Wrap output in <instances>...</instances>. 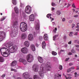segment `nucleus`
Wrapping results in <instances>:
<instances>
[{
    "label": "nucleus",
    "mask_w": 79,
    "mask_h": 79,
    "mask_svg": "<svg viewBox=\"0 0 79 79\" xmlns=\"http://www.w3.org/2000/svg\"><path fill=\"white\" fill-rule=\"evenodd\" d=\"M57 37H58V35H55L54 36H53V40L55 41L56 38H57Z\"/></svg>",
    "instance_id": "cd10ccee"
},
{
    "label": "nucleus",
    "mask_w": 79,
    "mask_h": 79,
    "mask_svg": "<svg viewBox=\"0 0 79 79\" xmlns=\"http://www.w3.org/2000/svg\"><path fill=\"white\" fill-rule=\"evenodd\" d=\"M4 61V59L2 56H0V62H3Z\"/></svg>",
    "instance_id": "393cba45"
},
{
    "label": "nucleus",
    "mask_w": 79,
    "mask_h": 79,
    "mask_svg": "<svg viewBox=\"0 0 79 79\" xmlns=\"http://www.w3.org/2000/svg\"><path fill=\"white\" fill-rule=\"evenodd\" d=\"M20 27L22 32H25L27 30V25L25 22H22L20 24Z\"/></svg>",
    "instance_id": "7ed1b4c3"
},
{
    "label": "nucleus",
    "mask_w": 79,
    "mask_h": 79,
    "mask_svg": "<svg viewBox=\"0 0 79 79\" xmlns=\"http://www.w3.org/2000/svg\"><path fill=\"white\" fill-rule=\"evenodd\" d=\"M73 22V20H71L70 21H69V23H72Z\"/></svg>",
    "instance_id": "bf43d9fd"
},
{
    "label": "nucleus",
    "mask_w": 79,
    "mask_h": 79,
    "mask_svg": "<svg viewBox=\"0 0 79 79\" xmlns=\"http://www.w3.org/2000/svg\"><path fill=\"white\" fill-rule=\"evenodd\" d=\"M27 38V35L26 34L23 33L22 35V38L23 39H25Z\"/></svg>",
    "instance_id": "4be33fe9"
},
{
    "label": "nucleus",
    "mask_w": 79,
    "mask_h": 79,
    "mask_svg": "<svg viewBox=\"0 0 79 79\" xmlns=\"http://www.w3.org/2000/svg\"><path fill=\"white\" fill-rule=\"evenodd\" d=\"M69 59V58H66V59L65 60L66 61H68Z\"/></svg>",
    "instance_id": "8fccbe9b"
},
{
    "label": "nucleus",
    "mask_w": 79,
    "mask_h": 79,
    "mask_svg": "<svg viewBox=\"0 0 79 79\" xmlns=\"http://www.w3.org/2000/svg\"><path fill=\"white\" fill-rule=\"evenodd\" d=\"M6 16H4V17L3 16L2 17L0 21H2L6 19Z\"/></svg>",
    "instance_id": "bb28decb"
},
{
    "label": "nucleus",
    "mask_w": 79,
    "mask_h": 79,
    "mask_svg": "<svg viewBox=\"0 0 79 79\" xmlns=\"http://www.w3.org/2000/svg\"><path fill=\"white\" fill-rule=\"evenodd\" d=\"M17 62L16 60H14L10 63V65L12 67H15L16 64Z\"/></svg>",
    "instance_id": "dca6fc26"
},
{
    "label": "nucleus",
    "mask_w": 79,
    "mask_h": 79,
    "mask_svg": "<svg viewBox=\"0 0 79 79\" xmlns=\"http://www.w3.org/2000/svg\"><path fill=\"white\" fill-rule=\"evenodd\" d=\"M6 33L4 31L0 32V41H2L5 37Z\"/></svg>",
    "instance_id": "39448f33"
},
{
    "label": "nucleus",
    "mask_w": 79,
    "mask_h": 79,
    "mask_svg": "<svg viewBox=\"0 0 79 79\" xmlns=\"http://www.w3.org/2000/svg\"><path fill=\"white\" fill-rule=\"evenodd\" d=\"M17 24L18 22L17 21H14L13 23V26L11 27L12 31V35L14 37H15L18 33V30L17 28Z\"/></svg>",
    "instance_id": "f03ea898"
},
{
    "label": "nucleus",
    "mask_w": 79,
    "mask_h": 79,
    "mask_svg": "<svg viewBox=\"0 0 79 79\" xmlns=\"http://www.w3.org/2000/svg\"><path fill=\"white\" fill-rule=\"evenodd\" d=\"M71 71V69L70 68L69 69H68L67 72L69 73V72H70Z\"/></svg>",
    "instance_id": "ea45409f"
},
{
    "label": "nucleus",
    "mask_w": 79,
    "mask_h": 79,
    "mask_svg": "<svg viewBox=\"0 0 79 79\" xmlns=\"http://www.w3.org/2000/svg\"><path fill=\"white\" fill-rule=\"evenodd\" d=\"M72 6L74 7V8H76V6L75 5V4L73 3V4L72 5Z\"/></svg>",
    "instance_id": "79ce46f5"
},
{
    "label": "nucleus",
    "mask_w": 79,
    "mask_h": 79,
    "mask_svg": "<svg viewBox=\"0 0 79 79\" xmlns=\"http://www.w3.org/2000/svg\"><path fill=\"white\" fill-rule=\"evenodd\" d=\"M12 3L14 5H16V0H12Z\"/></svg>",
    "instance_id": "c85d7f7f"
},
{
    "label": "nucleus",
    "mask_w": 79,
    "mask_h": 79,
    "mask_svg": "<svg viewBox=\"0 0 79 79\" xmlns=\"http://www.w3.org/2000/svg\"><path fill=\"white\" fill-rule=\"evenodd\" d=\"M55 3L53 2L52 3V6H54L55 5Z\"/></svg>",
    "instance_id": "a19ab883"
},
{
    "label": "nucleus",
    "mask_w": 79,
    "mask_h": 79,
    "mask_svg": "<svg viewBox=\"0 0 79 79\" xmlns=\"http://www.w3.org/2000/svg\"><path fill=\"white\" fill-rule=\"evenodd\" d=\"M31 48L33 51H35V47L34 44H32L31 45Z\"/></svg>",
    "instance_id": "6ab92c4d"
},
{
    "label": "nucleus",
    "mask_w": 79,
    "mask_h": 79,
    "mask_svg": "<svg viewBox=\"0 0 79 79\" xmlns=\"http://www.w3.org/2000/svg\"><path fill=\"white\" fill-rule=\"evenodd\" d=\"M28 40L31 41L33 40L34 38L33 35L32 34H29L28 37Z\"/></svg>",
    "instance_id": "ddd939ff"
},
{
    "label": "nucleus",
    "mask_w": 79,
    "mask_h": 79,
    "mask_svg": "<svg viewBox=\"0 0 79 79\" xmlns=\"http://www.w3.org/2000/svg\"><path fill=\"white\" fill-rule=\"evenodd\" d=\"M61 14V13L59 11H58L56 12V14L58 15H60Z\"/></svg>",
    "instance_id": "7c9ffc66"
},
{
    "label": "nucleus",
    "mask_w": 79,
    "mask_h": 79,
    "mask_svg": "<svg viewBox=\"0 0 79 79\" xmlns=\"http://www.w3.org/2000/svg\"><path fill=\"white\" fill-rule=\"evenodd\" d=\"M59 69L60 70H62L63 69V67L61 65H60L59 66Z\"/></svg>",
    "instance_id": "473e14b6"
},
{
    "label": "nucleus",
    "mask_w": 79,
    "mask_h": 79,
    "mask_svg": "<svg viewBox=\"0 0 79 79\" xmlns=\"http://www.w3.org/2000/svg\"><path fill=\"white\" fill-rule=\"evenodd\" d=\"M23 64H27V62L26 61V60H24H24H23V61L22 62Z\"/></svg>",
    "instance_id": "c756f323"
},
{
    "label": "nucleus",
    "mask_w": 79,
    "mask_h": 79,
    "mask_svg": "<svg viewBox=\"0 0 79 79\" xmlns=\"http://www.w3.org/2000/svg\"><path fill=\"white\" fill-rule=\"evenodd\" d=\"M44 39L46 41H47L48 40V35L47 34H45L44 35Z\"/></svg>",
    "instance_id": "412c9836"
},
{
    "label": "nucleus",
    "mask_w": 79,
    "mask_h": 79,
    "mask_svg": "<svg viewBox=\"0 0 79 79\" xmlns=\"http://www.w3.org/2000/svg\"><path fill=\"white\" fill-rule=\"evenodd\" d=\"M68 55H72V53L71 52H69L68 53Z\"/></svg>",
    "instance_id": "49530a36"
},
{
    "label": "nucleus",
    "mask_w": 79,
    "mask_h": 79,
    "mask_svg": "<svg viewBox=\"0 0 79 79\" xmlns=\"http://www.w3.org/2000/svg\"><path fill=\"white\" fill-rule=\"evenodd\" d=\"M56 31H57V28L56 27H55L54 29L53 30V32L56 33Z\"/></svg>",
    "instance_id": "2f4dec72"
},
{
    "label": "nucleus",
    "mask_w": 79,
    "mask_h": 79,
    "mask_svg": "<svg viewBox=\"0 0 79 79\" xmlns=\"http://www.w3.org/2000/svg\"><path fill=\"white\" fill-rule=\"evenodd\" d=\"M69 36L70 37H72L73 36V35L72 34H69Z\"/></svg>",
    "instance_id": "6e6d98bb"
},
{
    "label": "nucleus",
    "mask_w": 79,
    "mask_h": 79,
    "mask_svg": "<svg viewBox=\"0 0 79 79\" xmlns=\"http://www.w3.org/2000/svg\"><path fill=\"white\" fill-rule=\"evenodd\" d=\"M55 10V8H52V10Z\"/></svg>",
    "instance_id": "e2e57ef3"
},
{
    "label": "nucleus",
    "mask_w": 79,
    "mask_h": 79,
    "mask_svg": "<svg viewBox=\"0 0 79 79\" xmlns=\"http://www.w3.org/2000/svg\"><path fill=\"white\" fill-rule=\"evenodd\" d=\"M24 59H23L22 58H20V59H19V61L20 62H22L23 61Z\"/></svg>",
    "instance_id": "72a5a7b5"
},
{
    "label": "nucleus",
    "mask_w": 79,
    "mask_h": 79,
    "mask_svg": "<svg viewBox=\"0 0 79 79\" xmlns=\"http://www.w3.org/2000/svg\"><path fill=\"white\" fill-rule=\"evenodd\" d=\"M73 65V64L72 63H70L69 64V65L70 66H71V65Z\"/></svg>",
    "instance_id": "603ef678"
},
{
    "label": "nucleus",
    "mask_w": 79,
    "mask_h": 79,
    "mask_svg": "<svg viewBox=\"0 0 79 79\" xmlns=\"http://www.w3.org/2000/svg\"><path fill=\"white\" fill-rule=\"evenodd\" d=\"M77 48H79V45H76L75 46Z\"/></svg>",
    "instance_id": "3c124183"
},
{
    "label": "nucleus",
    "mask_w": 79,
    "mask_h": 79,
    "mask_svg": "<svg viewBox=\"0 0 79 79\" xmlns=\"http://www.w3.org/2000/svg\"><path fill=\"white\" fill-rule=\"evenodd\" d=\"M70 69H74V67H73L70 68Z\"/></svg>",
    "instance_id": "09e8293b"
},
{
    "label": "nucleus",
    "mask_w": 79,
    "mask_h": 79,
    "mask_svg": "<svg viewBox=\"0 0 79 79\" xmlns=\"http://www.w3.org/2000/svg\"><path fill=\"white\" fill-rule=\"evenodd\" d=\"M76 50L78 52H79V48H77Z\"/></svg>",
    "instance_id": "052dcab7"
},
{
    "label": "nucleus",
    "mask_w": 79,
    "mask_h": 79,
    "mask_svg": "<svg viewBox=\"0 0 79 79\" xmlns=\"http://www.w3.org/2000/svg\"><path fill=\"white\" fill-rule=\"evenodd\" d=\"M46 46V44L45 41L43 42L42 43V47L43 49H44L45 48Z\"/></svg>",
    "instance_id": "aec40b11"
},
{
    "label": "nucleus",
    "mask_w": 79,
    "mask_h": 79,
    "mask_svg": "<svg viewBox=\"0 0 79 79\" xmlns=\"http://www.w3.org/2000/svg\"><path fill=\"white\" fill-rule=\"evenodd\" d=\"M77 31H79V28H77Z\"/></svg>",
    "instance_id": "338daca9"
},
{
    "label": "nucleus",
    "mask_w": 79,
    "mask_h": 79,
    "mask_svg": "<svg viewBox=\"0 0 79 79\" xmlns=\"http://www.w3.org/2000/svg\"><path fill=\"white\" fill-rule=\"evenodd\" d=\"M14 69H11V71H14Z\"/></svg>",
    "instance_id": "0e129e2a"
},
{
    "label": "nucleus",
    "mask_w": 79,
    "mask_h": 79,
    "mask_svg": "<svg viewBox=\"0 0 79 79\" xmlns=\"http://www.w3.org/2000/svg\"><path fill=\"white\" fill-rule=\"evenodd\" d=\"M14 10L15 13L17 14H19L18 9L16 7H14Z\"/></svg>",
    "instance_id": "5701e85b"
},
{
    "label": "nucleus",
    "mask_w": 79,
    "mask_h": 79,
    "mask_svg": "<svg viewBox=\"0 0 79 79\" xmlns=\"http://www.w3.org/2000/svg\"><path fill=\"white\" fill-rule=\"evenodd\" d=\"M31 8L30 6H26L25 9V11L28 14H30L31 13Z\"/></svg>",
    "instance_id": "6e6552de"
},
{
    "label": "nucleus",
    "mask_w": 79,
    "mask_h": 79,
    "mask_svg": "<svg viewBox=\"0 0 79 79\" xmlns=\"http://www.w3.org/2000/svg\"><path fill=\"white\" fill-rule=\"evenodd\" d=\"M23 77V78L27 79L30 77V74L28 72H25L22 75Z\"/></svg>",
    "instance_id": "0eeeda50"
},
{
    "label": "nucleus",
    "mask_w": 79,
    "mask_h": 79,
    "mask_svg": "<svg viewBox=\"0 0 79 79\" xmlns=\"http://www.w3.org/2000/svg\"><path fill=\"white\" fill-rule=\"evenodd\" d=\"M65 77L66 79H71L72 78L71 77H67L66 76H65Z\"/></svg>",
    "instance_id": "f704fd0d"
},
{
    "label": "nucleus",
    "mask_w": 79,
    "mask_h": 79,
    "mask_svg": "<svg viewBox=\"0 0 79 79\" xmlns=\"http://www.w3.org/2000/svg\"><path fill=\"white\" fill-rule=\"evenodd\" d=\"M77 33H78L77 32L75 33L74 35H77Z\"/></svg>",
    "instance_id": "680f3d73"
},
{
    "label": "nucleus",
    "mask_w": 79,
    "mask_h": 79,
    "mask_svg": "<svg viewBox=\"0 0 79 79\" xmlns=\"http://www.w3.org/2000/svg\"><path fill=\"white\" fill-rule=\"evenodd\" d=\"M35 27L36 30H39L40 29V24L39 21H38V23L35 25Z\"/></svg>",
    "instance_id": "4468645a"
},
{
    "label": "nucleus",
    "mask_w": 79,
    "mask_h": 79,
    "mask_svg": "<svg viewBox=\"0 0 79 79\" xmlns=\"http://www.w3.org/2000/svg\"><path fill=\"white\" fill-rule=\"evenodd\" d=\"M65 20V18H63L62 19V21L63 22Z\"/></svg>",
    "instance_id": "864d4df0"
},
{
    "label": "nucleus",
    "mask_w": 79,
    "mask_h": 79,
    "mask_svg": "<svg viewBox=\"0 0 79 79\" xmlns=\"http://www.w3.org/2000/svg\"><path fill=\"white\" fill-rule=\"evenodd\" d=\"M67 38V36H64V39H66Z\"/></svg>",
    "instance_id": "5fc2aeb1"
},
{
    "label": "nucleus",
    "mask_w": 79,
    "mask_h": 79,
    "mask_svg": "<svg viewBox=\"0 0 79 79\" xmlns=\"http://www.w3.org/2000/svg\"><path fill=\"white\" fill-rule=\"evenodd\" d=\"M21 52L24 54H26L28 52V50L26 47H24L22 48Z\"/></svg>",
    "instance_id": "9b49d317"
},
{
    "label": "nucleus",
    "mask_w": 79,
    "mask_h": 79,
    "mask_svg": "<svg viewBox=\"0 0 79 79\" xmlns=\"http://www.w3.org/2000/svg\"><path fill=\"white\" fill-rule=\"evenodd\" d=\"M44 65L42 64L41 66L40 69L41 71H39V74L40 76L42 77H44V74L43 73H45L46 71H44Z\"/></svg>",
    "instance_id": "20e7f679"
},
{
    "label": "nucleus",
    "mask_w": 79,
    "mask_h": 79,
    "mask_svg": "<svg viewBox=\"0 0 79 79\" xmlns=\"http://www.w3.org/2000/svg\"><path fill=\"white\" fill-rule=\"evenodd\" d=\"M35 45L37 47H38L39 46V45L38 44H36Z\"/></svg>",
    "instance_id": "4d7b16f0"
},
{
    "label": "nucleus",
    "mask_w": 79,
    "mask_h": 79,
    "mask_svg": "<svg viewBox=\"0 0 79 79\" xmlns=\"http://www.w3.org/2000/svg\"><path fill=\"white\" fill-rule=\"evenodd\" d=\"M50 63L48 62L46 64V70L47 71H50V69L51 68V67L50 65Z\"/></svg>",
    "instance_id": "1a4fd4ad"
},
{
    "label": "nucleus",
    "mask_w": 79,
    "mask_h": 79,
    "mask_svg": "<svg viewBox=\"0 0 79 79\" xmlns=\"http://www.w3.org/2000/svg\"><path fill=\"white\" fill-rule=\"evenodd\" d=\"M24 45L25 46L28 47L29 46L30 44L28 41H27L24 43Z\"/></svg>",
    "instance_id": "a211bd4d"
},
{
    "label": "nucleus",
    "mask_w": 79,
    "mask_h": 79,
    "mask_svg": "<svg viewBox=\"0 0 79 79\" xmlns=\"http://www.w3.org/2000/svg\"><path fill=\"white\" fill-rule=\"evenodd\" d=\"M35 19L34 15H31L29 16V19L31 21H33Z\"/></svg>",
    "instance_id": "2eb2a0df"
},
{
    "label": "nucleus",
    "mask_w": 79,
    "mask_h": 79,
    "mask_svg": "<svg viewBox=\"0 0 79 79\" xmlns=\"http://www.w3.org/2000/svg\"><path fill=\"white\" fill-rule=\"evenodd\" d=\"M51 14H48L46 16V17H47L48 18H49V17H50V16H51Z\"/></svg>",
    "instance_id": "c9c22d12"
},
{
    "label": "nucleus",
    "mask_w": 79,
    "mask_h": 79,
    "mask_svg": "<svg viewBox=\"0 0 79 79\" xmlns=\"http://www.w3.org/2000/svg\"><path fill=\"white\" fill-rule=\"evenodd\" d=\"M43 38L42 36H40L39 37V40H42Z\"/></svg>",
    "instance_id": "58836bf2"
},
{
    "label": "nucleus",
    "mask_w": 79,
    "mask_h": 79,
    "mask_svg": "<svg viewBox=\"0 0 79 79\" xmlns=\"http://www.w3.org/2000/svg\"><path fill=\"white\" fill-rule=\"evenodd\" d=\"M68 44H72V41H71V40L70 41H69L68 43Z\"/></svg>",
    "instance_id": "37998d69"
},
{
    "label": "nucleus",
    "mask_w": 79,
    "mask_h": 79,
    "mask_svg": "<svg viewBox=\"0 0 79 79\" xmlns=\"http://www.w3.org/2000/svg\"><path fill=\"white\" fill-rule=\"evenodd\" d=\"M75 25L74 24H73L72 25V28H73V27H75Z\"/></svg>",
    "instance_id": "4c0bfd02"
},
{
    "label": "nucleus",
    "mask_w": 79,
    "mask_h": 79,
    "mask_svg": "<svg viewBox=\"0 0 79 79\" xmlns=\"http://www.w3.org/2000/svg\"><path fill=\"white\" fill-rule=\"evenodd\" d=\"M61 75L56 73L54 76V79H60V78L61 77Z\"/></svg>",
    "instance_id": "f8f14e48"
},
{
    "label": "nucleus",
    "mask_w": 79,
    "mask_h": 79,
    "mask_svg": "<svg viewBox=\"0 0 79 79\" xmlns=\"http://www.w3.org/2000/svg\"><path fill=\"white\" fill-rule=\"evenodd\" d=\"M38 67L37 64H34L33 66V70L35 72H37L38 71Z\"/></svg>",
    "instance_id": "9d476101"
},
{
    "label": "nucleus",
    "mask_w": 79,
    "mask_h": 79,
    "mask_svg": "<svg viewBox=\"0 0 79 79\" xmlns=\"http://www.w3.org/2000/svg\"><path fill=\"white\" fill-rule=\"evenodd\" d=\"M34 79H41V78L38 75H35L33 77Z\"/></svg>",
    "instance_id": "b1692460"
},
{
    "label": "nucleus",
    "mask_w": 79,
    "mask_h": 79,
    "mask_svg": "<svg viewBox=\"0 0 79 79\" xmlns=\"http://www.w3.org/2000/svg\"><path fill=\"white\" fill-rule=\"evenodd\" d=\"M75 57H77V54H75Z\"/></svg>",
    "instance_id": "69168bd1"
},
{
    "label": "nucleus",
    "mask_w": 79,
    "mask_h": 79,
    "mask_svg": "<svg viewBox=\"0 0 79 79\" xmlns=\"http://www.w3.org/2000/svg\"><path fill=\"white\" fill-rule=\"evenodd\" d=\"M52 54L53 56H56L57 55V53L55 51H52Z\"/></svg>",
    "instance_id": "a878e982"
},
{
    "label": "nucleus",
    "mask_w": 79,
    "mask_h": 79,
    "mask_svg": "<svg viewBox=\"0 0 79 79\" xmlns=\"http://www.w3.org/2000/svg\"><path fill=\"white\" fill-rule=\"evenodd\" d=\"M64 52V51L63 50H61L60 51V53L62 52Z\"/></svg>",
    "instance_id": "de8ad7c7"
},
{
    "label": "nucleus",
    "mask_w": 79,
    "mask_h": 79,
    "mask_svg": "<svg viewBox=\"0 0 79 79\" xmlns=\"http://www.w3.org/2000/svg\"><path fill=\"white\" fill-rule=\"evenodd\" d=\"M17 79H21V78L20 77H18Z\"/></svg>",
    "instance_id": "774afa93"
},
{
    "label": "nucleus",
    "mask_w": 79,
    "mask_h": 79,
    "mask_svg": "<svg viewBox=\"0 0 79 79\" xmlns=\"http://www.w3.org/2000/svg\"><path fill=\"white\" fill-rule=\"evenodd\" d=\"M6 48H9L8 49L6 48H3L0 51L2 56L4 57H7L10 55V53H15L17 49V46L12 44H6L5 45Z\"/></svg>",
    "instance_id": "f257e3e1"
},
{
    "label": "nucleus",
    "mask_w": 79,
    "mask_h": 79,
    "mask_svg": "<svg viewBox=\"0 0 79 79\" xmlns=\"http://www.w3.org/2000/svg\"><path fill=\"white\" fill-rule=\"evenodd\" d=\"M75 51L74 50H72L71 51V52L73 53H74L75 52Z\"/></svg>",
    "instance_id": "c03bdc74"
},
{
    "label": "nucleus",
    "mask_w": 79,
    "mask_h": 79,
    "mask_svg": "<svg viewBox=\"0 0 79 79\" xmlns=\"http://www.w3.org/2000/svg\"><path fill=\"white\" fill-rule=\"evenodd\" d=\"M33 56L31 54L28 55L27 56V61L29 63L32 62L33 61Z\"/></svg>",
    "instance_id": "423d86ee"
},
{
    "label": "nucleus",
    "mask_w": 79,
    "mask_h": 79,
    "mask_svg": "<svg viewBox=\"0 0 79 79\" xmlns=\"http://www.w3.org/2000/svg\"><path fill=\"white\" fill-rule=\"evenodd\" d=\"M38 61L40 63H42L44 62V60L43 58L40 56L38 57Z\"/></svg>",
    "instance_id": "f3484780"
},
{
    "label": "nucleus",
    "mask_w": 79,
    "mask_h": 79,
    "mask_svg": "<svg viewBox=\"0 0 79 79\" xmlns=\"http://www.w3.org/2000/svg\"><path fill=\"white\" fill-rule=\"evenodd\" d=\"M77 26L76 27L77 28H79V23L77 24Z\"/></svg>",
    "instance_id": "a18cd8bd"
},
{
    "label": "nucleus",
    "mask_w": 79,
    "mask_h": 79,
    "mask_svg": "<svg viewBox=\"0 0 79 79\" xmlns=\"http://www.w3.org/2000/svg\"><path fill=\"white\" fill-rule=\"evenodd\" d=\"M6 74H3L2 76L1 77L2 78H3L4 77H6Z\"/></svg>",
    "instance_id": "e433bc0d"
},
{
    "label": "nucleus",
    "mask_w": 79,
    "mask_h": 79,
    "mask_svg": "<svg viewBox=\"0 0 79 79\" xmlns=\"http://www.w3.org/2000/svg\"><path fill=\"white\" fill-rule=\"evenodd\" d=\"M74 17H78V15H76L74 16Z\"/></svg>",
    "instance_id": "13d9d810"
}]
</instances>
